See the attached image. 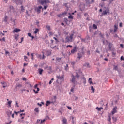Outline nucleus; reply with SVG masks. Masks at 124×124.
<instances>
[{
  "mask_svg": "<svg viewBox=\"0 0 124 124\" xmlns=\"http://www.w3.org/2000/svg\"><path fill=\"white\" fill-rule=\"evenodd\" d=\"M45 4V5L44 6L43 9H45V10H46V9H47V8H48V5H47V3L46 4Z\"/></svg>",
  "mask_w": 124,
  "mask_h": 124,
  "instance_id": "72a5a7b5",
  "label": "nucleus"
},
{
  "mask_svg": "<svg viewBox=\"0 0 124 124\" xmlns=\"http://www.w3.org/2000/svg\"><path fill=\"white\" fill-rule=\"evenodd\" d=\"M73 35H74V34H71L70 36H67L65 38V43H67V42H72L73 41Z\"/></svg>",
  "mask_w": 124,
  "mask_h": 124,
  "instance_id": "f257e3e1",
  "label": "nucleus"
},
{
  "mask_svg": "<svg viewBox=\"0 0 124 124\" xmlns=\"http://www.w3.org/2000/svg\"><path fill=\"white\" fill-rule=\"evenodd\" d=\"M46 29L48 30V31H50L51 30V27L50 26H46Z\"/></svg>",
  "mask_w": 124,
  "mask_h": 124,
  "instance_id": "37998d69",
  "label": "nucleus"
},
{
  "mask_svg": "<svg viewBox=\"0 0 124 124\" xmlns=\"http://www.w3.org/2000/svg\"><path fill=\"white\" fill-rule=\"evenodd\" d=\"M40 89L39 88H37V91L35 90V89H33V92L35 93V94H37V93H38V92H39L40 91Z\"/></svg>",
  "mask_w": 124,
  "mask_h": 124,
  "instance_id": "aec40b11",
  "label": "nucleus"
},
{
  "mask_svg": "<svg viewBox=\"0 0 124 124\" xmlns=\"http://www.w3.org/2000/svg\"><path fill=\"white\" fill-rule=\"evenodd\" d=\"M42 53L43 54V56L41 59H42V60H43L45 58V56L44 55V54H45V53L43 51H42Z\"/></svg>",
  "mask_w": 124,
  "mask_h": 124,
  "instance_id": "a19ab883",
  "label": "nucleus"
},
{
  "mask_svg": "<svg viewBox=\"0 0 124 124\" xmlns=\"http://www.w3.org/2000/svg\"><path fill=\"white\" fill-rule=\"evenodd\" d=\"M96 53H100V51H99V50H98V49H97L96 50Z\"/></svg>",
  "mask_w": 124,
  "mask_h": 124,
  "instance_id": "0e129e2a",
  "label": "nucleus"
},
{
  "mask_svg": "<svg viewBox=\"0 0 124 124\" xmlns=\"http://www.w3.org/2000/svg\"><path fill=\"white\" fill-rule=\"evenodd\" d=\"M7 19H8V17L7 16H5L3 22L5 23H7Z\"/></svg>",
  "mask_w": 124,
  "mask_h": 124,
  "instance_id": "4be33fe9",
  "label": "nucleus"
},
{
  "mask_svg": "<svg viewBox=\"0 0 124 124\" xmlns=\"http://www.w3.org/2000/svg\"><path fill=\"white\" fill-rule=\"evenodd\" d=\"M85 66H87L88 67H90V64H89V63H86L85 64Z\"/></svg>",
  "mask_w": 124,
  "mask_h": 124,
  "instance_id": "5fc2aeb1",
  "label": "nucleus"
},
{
  "mask_svg": "<svg viewBox=\"0 0 124 124\" xmlns=\"http://www.w3.org/2000/svg\"><path fill=\"white\" fill-rule=\"evenodd\" d=\"M77 49H78V46H75L73 49L71 50L72 54H74V53H76V52H77Z\"/></svg>",
  "mask_w": 124,
  "mask_h": 124,
  "instance_id": "0eeeda50",
  "label": "nucleus"
},
{
  "mask_svg": "<svg viewBox=\"0 0 124 124\" xmlns=\"http://www.w3.org/2000/svg\"><path fill=\"white\" fill-rule=\"evenodd\" d=\"M83 55H84L83 52L78 53V59H81V58L83 57Z\"/></svg>",
  "mask_w": 124,
  "mask_h": 124,
  "instance_id": "2eb2a0df",
  "label": "nucleus"
},
{
  "mask_svg": "<svg viewBox=\"0 0 124 124\" xmlns=\"http://www.w3.org/2000/svg\"><path fill=\"white\" fill-rule=\"evenodd\" d=\"M19 36V34H16L14 36L15 39H16V40H18V37Z\"/></svg>",
  "mask_w": 124,
  "mask_h": 124,
  "instance_id": "393cba45",
  "label": "nucleus"
},
{
  "mask_svg": "<svg viewBox=\"0 0 124 124\" xmlns=\"http://www.w3.org/2000/svg\"><path fill=\"white\" fill-rule=\"evenodd\" d=\"M41 9H42V10H43V8H42V6H39L38 7H36L35 8V11H36V12H37L38 14H39V13H40Z\"/></svg>",
  "mask_w": 124,
  "mask_h": 124,
  "instance_id": "39448f33",
  "label": "nucleus"
},
{
  "mask_svg": "<svg viewBox=\"0 0 124 124\" xmlns=\"http://www.w3.org/2000/svg\"><path fill=\"white\" fill-rule=\"evenodd\" d=\"M122 22H120V24H119V27H120V28H122V27H123L122 26Z\"/></svg>",
  "mask_w": 124,
  "mask_h": 124,
  "instance_id": "e2e57ef3",
  "label": "nucleus"
},
{
  "mask_svg": "<svg viewBox=\"0 0 124 124\" xmlns=\"http://www.w3.org/2000/svg\"><path fill=\"white\" fill-rule=\"evenodd\" d=\"M11 0L12 1H14V2L18 4V3H21V0Z\"/></svg>",
  "mask_w": 124,
  "mask_h": 124,
  "instance_id": "f3484780",
  "label": "nucleus"
},
{
  "mask_svg": "<svg viewBox=\"0 0 124 124\" xmlns=\"http://www.w3.org/2000/svg\"><path fill=\"white\" fill-rule=\"evenodd\" d=\"M11 103H12V101H9L7 102V104L8 105V106H9L10 107H11Z\"/></svg>",
  "mask_w": 124,
  "mask_h": 124,
  "instance_id": "7c9ffc66",
  "label": "nucleus"
},
{
  "mask_svg": "<svg viewBox=\"0 0 124 124\" xmlns=\"http://www.w3.org/2000/svg\"><path fill=\"white\" fill-rule=\"evenodd\" d=\"M24 60L26 62H29V58H28V57L24 56Z\"/></svg>",
  "mask_w": 124,
  "mask_h": 124,
  "instance_id": "2f4dec72",
  "label": "nucleus"
},
{
  "mask_svg": "<svg viewBox=\"0 0 124 124\" xmlns=\"http://www.w3.org/2000/svg\"><path fill=\"white\" fill-rule=\"evenodd\" d=\"M57 78L58 79V80H62L63 79L64 77L63 76H57Z\"/></svg>",
  "mask_w": 124,
  "mask_h": 124,
  "instance_id": "6ab92c4d",
  "label": "nucleus"
},
{
  "mask_svg": "<svg viewBox=\"0 0 124 124\" xmlns=\"http://www.w3.org/2000/svg\"><path fill=\"white\" fill-rule=\"evenodd\" d=\"M68 21V20L67 19V18L64 19V22H65V23H67Z\"/></svg>",
  "mask_w": 124,
  "mask_h": 124,
  "instance_id": "09e8293b",
  "label": "nucleus"
},
{
  "mask_svg": "<svg viewBox=\"0 0 124 124\" xmlns=\"http://www.w3.org/2000/svg\"><path fill=\"white\" fill-rule=\"evenodd\" d=\"M44 52L46 53V56H51L52 52L49 50H44Z\"/></svg>",
  "mask_w": 124,
  "mask_h": 124,
  "instance_id": "6e6552de",
  "label": "nucleus"
},
{
  "mask_svg": "<svg viewBox=\"0 0 124 124\" xmlns=\"http://www.w3.org/2000/svg\"><path fill=\"white\" fill-rule=\"evenodd\" d=\"M82 79H83V84H84V85H86V83H87V81H86V78H85V77H83V78H82Z\"/></svg>",
  "mask_w": 124,
  "mask_h": 124,
  "instance_id": "c85d7f7f",
  "label": "nucleus"
},
{
  "mask_svg": "<svg viewBox=\"0 0 124 124\" xmlns=\"http://www.w3.org/2000/svg\"><path fill=\"white\" fill-rule=\"evenodd\" d=\"M81 73L82 72H81V70H78V73H76V77H77V78H79V77H80V74H81Z\"/></svg>",
  "mask_w": 124,
  "mask_h": 124,
  "instance_id": "f8f14e48",
  "label": "nucleus"
},
{
  "mask_svg": "<svg viewBox=\"0 0 124 124\" xmlns=\"http://www.w3.org/2000/svg\"><path fill=\"white\" fill-rule=\"evenodd\" d=\"M96 110H97V111H101L102 109H103V108H102V107L99 108L98 107H97L96 108Z\"/></svg>",
  "mask_w": 124,
  "mask_h": 124,
  "instance_id": "a878e982",
  "label": "nucleus"
},
{
  "mask_svg": "<svg viewBox=\"0 0 124 124\" xmlns=\"http://www.w3.org/2000/svg\"><path fill=\"white\" fill-rule=\"evenodd\" d=\"M34 111L35 112H36V113H38V112H39V109L38 108H35L34 109Z\"/></svg>",
  "mask_w": 124,
  "mask_h": 124,
  "instance_id": "f704fd0d",
  "label": "nucleus"
},
{
  "mask_svg": "<svg viewBox=\"0 0 124 124\" xmlns=\"http://www.w3.org/2000/svg\"><path fill=\"white\" fill-rule=\"evenodd\" d=\"M93 29H94V30H96L97 29V26H96V25L93 24Z\"/></svg>",
  "mask_w": 124,
  "mask_h": 124,
  "instance_id": "4c0bfd02",
  "label": "nucleus"
},
{
  "mask_svg": "<svg viewBox=\"0 0 124 124\" xmlns=\"http://www.w3.org/2000/svg\"><path fill=\"white\" fill-rule=\"evenodd\" d=\"M71 79L70 80L71 83H73L74 85H76V83H77V81H76V78L74 75H72L71 76Z\"/></svg>",
  "mask_w": 124,
  "mask_h": 124,
  "instance_id": "20e7f679",
  "label": "nucleus"
},
{
  "mask_svg": "<svg viewBox=\"0 0 124 124\" xmlns=\"http://www.w3.org/2000/svg\"><path fill=\"white\" fill-rule=\"evenodd\" d=\"M66 48H72V46L68 45L66 46Z\"/></svg>",
  "mask_w": 124,
  "mask_h": 124,
  "instance_id": "a18cd8bd",
  "label": "nucleus"
},
{
  "mask_svg": "<svg viewBox=\"0 0 124 124\" xmlns=\"http://www.w3.org/2000/svg\"><path fill=\"white\" fill-rule=\"evenodd\" d=\"M91 90L93 93H94L95 89L93 88V86H91Z\"/></svg>",
  "mask_w": 124,
  "mask_h": 124,
  "instance_id": "79ce46f5",
  "label": "nucleus"
},
{
  "mask_svg": "<svg viewBox=\"0 0 124 124\" xmlns=\"http://www.w3.org/2000/svg\"><path fill=\"white\" fill-rule=\"evenodd\" d=\"M62 14H60L59 15H57V16L58 17V18H61V17H62Z\"/></svg>",
  "mask_w": 124,
  "mask_h": 124,
  "instance_id": "c03bdc74",
  "label": "nucleus"
},
{
  "mask_svg": "<svg viewBox=\"0 0 124 124\" xmlns=\"http://www.w3.org/2000/svg\"><path fill=\"white\" fill-rule=\"evenodd\" d=\"M53 39H55V40H56V42H58L59 41L58 40V39L56 37H53Z\"/></svg>",
  "mask_w": 124,
  "mask_h": 124,
  "instance_id": "052dcab7",
  "label": "nucleus"
},
{
  "mask_svg": "<svg viewBox=\"0 0 124 124\" xmlns=\"http://www.w3.org/2000/svg\"><path fill=\"white\" fill-rule=\"evenodd\" d=\"M47 118H49V117L46 116L45 119L43 120L41 119H37V122H36L35 124H43L45 121H47Z\"/></svg>",
  "mask_w": 124,
  "mask_h": 124,
  "instance_id": "7ed1b4c3",
  "label": "nucleus"
},
{
  "mask_svg": "<svg viewBox=\"0 0 124 124\" xmlns=\"http://www.w3.org/2000/svg\"><path fill=\"white\" fill-rule=\"evenodd\" d=\"M22 122H23V120H21V119H18V123H22Z\"/></svg>",
  "mask_w": 124,
  "mask_h": 124,
  "instance_id": "13d9d810",
  "label": "nucleus"
},
{
  "mask_svg": "<svg viewBox=\"0 0 124 124\" xmlns=\"http://www.w3.org/2000/svg\"><path fill=\"white\" fill-rule=\"evenodd\" d=\"M21 11L22 12H24V11H25V8H24V6H21Z\"/></svg>",
  "mask_w": 124,
  "mask_h": 124,
  "instance_id": "ea45409f",
  "label": "nucleus"
},
{
  "mask_svg": "<svg viewBox=\"0 0 124 124\" xmlns=\"http://www.w3.org/2000/svg\"><path fill=\"white\" fill-rule=\"evenodd\" d=\"M67 67H68V65L67 64H66V66H65V70H66V71L68 70Z\"/></svg>",
  "mask_w": 124,
  "mask_h": 124,
  "instance_id": "864d4df0",
  "label": "nucleus"
},
{
  "mask_svg": "<svg viewBox=\"0 0 124 124\" xmlns=\"http://www.w3.org/2000/svg\"><path fill=\"white\" fill-rule=\"evenodd\" d=\"M1 84H2V88H6L7 87V83L5 82H1Z\"/></svg>",
  "mask_w": 124,
  "mask_h": 124,
  "instance_id": "9d476101",
  "label": "nucleus"
},
{
  "mask_svg": "<svg viewBox=\"0 0 124 124\" xmlns=\"http://www.w3.org/2000/svg\"><path fill=\"white\" fill-rule=\"evenodd\" d=\"M114 70H118V66L114 65Z\"/></svg>",
  "mask_w": 124,
  "mask_h": 124,
  "instance_id": "58836bf2",
  "label": "nucleus"
},
{
  "mask_svg": "<svg viewBox=\"0 0 124 124\" xmlns=\"http://www.w3.org/2000/svg\"><path fill=\"white\" fill-rule=\"evenodd\" d=\"M67 13V12H64L62 13V16H63V15H66Z\"/></svg>",
  "mask_w": 124,
  "mask_h": 124,
  "instance_id": "de8ad7c7",
  "label": "nucleus"
},
{
  "mask_svg": "<svg viewBox=\"0 0 124 124\" xmlns=\"http://www.w3.org/2000/svg\"><path fill=\"white\" fill-rule=\"evenodd\" d=\"M69 16H68L69 19H73V16L70 15V13H69Z\"/></svg>",
  "mask_w": 124,
  "mask_h": 124,
  "instance_id": "c9c22d12",
  "label": "nucleus"
},
{
  "mask_svg": "<svg viewBox=\"0 0 124 124\" xmlns=\"http://www.w3.org/2000/svg\"><path fill=\"white\" fill-rule=\"evenodd\" d=\"M38 86V84H35V85L34 87V89H37V88H38V87H37Z\"/></svg>",
  "mask_w": 124,
  "mask_h": 124,
  "instance_id": "603ef678",
  "label": "nucleus"
},
{
  "mask_svg": "<svg viewBox=\"0 0 124 124\" xmlns=\"http://www.w3.org/2000/svg\"><path fill=\"white\" fill-rule=\"evenodd\" d=\"M9 8L10 9L11 11H14V8L12 6H10Z\"/></svg>",
  "mask_w": 124,
  "mask_h": 124,
  "instance_id": "c756f323",
  "label": "nucleus"
},
{
  "mask_svg": "<svg viewBox=\"0 0 124 124\" xmlns=\"http://www.w3.org/2000/svg\"><path fill=\"white\" fill-rule=\"evenodd\" d=\"M38 32H39V29H38V28H36L34 33H35V34H36V33H37Z\"/></svg>",
  "mask_w": 124,
  "mask_h": 124,
  "instance_id": "5701e85b",
  "label": "nucleus"
},
{
  "mask_svg": "<svg viewBox=\"0 0 124 124\" xmlns=\"http://www.w3.org/2000/svg\"><path fill=\"white\" fill-rule=\"evenodd\" d=\"M88 82L90 85H92L93 84V81H92V78H90L88 80Z\"/></svg>",
  "mask_w": 124,
  "mask_h": 124,
  "instance_id": "bb28decb",
  "label": "nucleus"
},
{
  "mask_svg": "<svg viewBox=\"0 0 124 124\" xmlns=\"http://www.w3.org/2000/svg\"><path fill=\"white\" fill-rule=\"evenodd\" d=\"M38 72L40 75H42V72H43V69H42L41 68H39Z\"/></svg>",
  "mask_w": 124,
  "mask_h": 124,
  "instance_id": "412c9836",
  "label": "nucleus"
},
{
  "mask_svg": "<svg viewBox=\"0 0 124 124\" xmlns=\"http://www.w3.org/2000/svg\"><path fill=\"white\" fill-rule=\"evenodd\" d=\"M117 107H115L113 108L112 111L111 112V114L112 115H114V114H115V113H117Z\"/></svg>",
  "mask_w": 124,
  "mask_h": 124,
  "instance_id": "9b49d317",
  "label": "nucleus"
},
{
  "mask_svg": "<svg viewBox=\"0 0 124 124\" xmlns=\"http://www.w3.org/2000/svg\"><path fill=\"white\" fill-rule=\"evenodd\" d=\"M77 18H78V19H80V18H81V15H80V14H77Z\"/></svg>",
  "mask_w": 124,
  "mask_h": 124,
  "instance_id": "49530a36",
  "label": "nucleus"
},
{
  "mask_svg": "<svg viewBox=\"0 0 124 124\" xmlns=\"http://www.w3.org/2000/svg\"><path fill=\"white\" fill-rule=\"evenodd\" d=\"M51 104V102L50 101H46V106H49Z\"/></svg>",
  "mask_w": 124,
  "mask_h": 124,
  "instance_id": "473e14b6",
  "label": "nucleus"
},
{
  "mask_svg": "<svg viewBox=\"0 0 124 124\" xmlns=\"http://www.w3.org/2000/svg\"><path fill=\"white\" fill-rule=\"evenodd\" d=\"M36 55L37 58H38V59H42V55H41V54H36Z\"/></svg>",
  "mask_w": 124,
  "mask_h": 124,
  "instance_id": "b1692460",
  "label": "nucleus"
},
{
  "mask_svg": "<svg viewBox=\"0 0 124 124\" xmlns=\"http://www.w3.org/2000/svg\"><path fill=\"white\" fill-rule=\"evenodd\" d=\"M107 13H110V10L108 8H107L106 10L103 11L102 15H106Z\"/></svg>",
  "mask_w": 124,
  "mask_h": 124,
  "instance_id": "423d86ee",
  "label": "nucleus"
},
{
  "mask_svg": "<svg viewBox=\"0 0 124 124\" xmlns=\"http://www.w3.org/2000/svg\"><path fill=\"white\" fill-rule=\"evenodd\" d=\"M112 55L113 57H115L116 56V52H112Z\"/></svg>",
  "mask_w": 124,
  "mask_h": 124,
  "instance_id": "3c124183",
  "label": "nucleus"
},
{
  "mask_svg": "<svg viewBox=\"0 0 124 124\" xmlns=\"http://www.w3.org/2000/svg\"><path fill=\"white\" fill-rule=\"evenodd\" d=\"M67 107L68 109H69V110H71L72 108L71 107L67 106Z\"/></svg>",
  "mask_w": 124,
  "mask_h": 124,
  "instance_id": "69168bd1",
  "label": "nucleus"
},
{
  "mask_svg": "<svg viewBox=\"0 0 124 124\" xmlns=\"http://www.w3.org/2000/svg\"><path fill=\"white\" fill-rule=\"evenodd\" d=\"M100 35L102 38H103V34H102L101 33H100Z\"/></svg>",
  "mask_w": 124,
  "mask_h": 124,
  "instance_id": "338daca9",
  "label": "nucleus"
},
{
  "mask_svg": "<svg viewBox=\"0 0 124 124\" xmlns=\"http://www.w3.org/2000/svg\"><path fill=\"white\" fill-rule=\"evenodd\" d=\"M113 44H112V43H110V42L108 43V47L109 50H112V47H113Z\"/></svg>",
  "mask_w": 124,
  "mask_h": 124,
  "instance_id": "4468645a",
  "label": "nucleus"
},
{
  "mask_svg": "<svg viewBox=\"0 0 124 124\" xmlns=\"http://www.w3.org/2000/svg\"><path fill=\"white\" fill-rule=\"evenodd\" d=\"M24 41V37L21 38V41L19 42V43H22V42Z\"/></svg>",
  "mask_w": 124,
  "mask_h": 124,
  "instance_id": "bf43d9fd",
  "label": "nucleus"
},
{
  "mask_svg": "<svg viewBox=\"0 0 124 124\" xmlns=\"http://www.w3.org/2000/svg\"><path fill=\"white\" fill-rule=\"evenodd\" d=\"M26 115V113H21L20 114V117L23 116V115L25 116Z\"/></svg>",
  "mask_w": 124,
  "mask_h": 124,
  "instance_id": "6e6d98bb",
  "label": "nucleus"
},
{
  "mask_svg": "<svg viewBox=\"0 0 124 124\" xmlns=\"http://www.w3.org/2000/svg\"><path fill=\"white\" fill-rule=\"evenodd\" d=\"M56 60L57 61H61L62 60V58H57Z\"/></svg>",
  "mask_w": 124,
  "mask_h": 124,
  "instance_id": "680f3d73",
  "label": "nucleus"
},
{
  "mask_svg": "<svg viewBox=\"0 0 124 124\" xmlns=\"http://www.w3.org/2000/svg\"><path fill=\"white\" fill-rule=\"evenodd\" d=\"M12 111H10V110H9L7 112V115L9 117L10 116V115H12Z\"/></svg>",
  "mask_w": 124,
  "mask_h": 124,
  "instance_id": "cd10ccee",
  "label": "nucleus"
},
{
  "mask_svg": "<svg viewBox=\"0 0 124 124\" xmlns=\"http://www.w3.org/2000/svg\"><path fill=\"white\" fill-rule=\"evenodd\" d=\"M28 36H29V37H31V36H32L31 33H28Z\"/></svg>",
  "mask_w": 124,
  "mask_h": 124,
  "instance_id": "4d7b16f0",
  "label": "nucleus"
},
{
  "mask_svg": "<svg viewBox=\"0 0 124 124\" xmlns=\"http://www.w3.org/2000/svg\"><path fill=\"white\" fill-rule=\"evenodd\" d=\"M114 32H117L118 31V25L117 24L114 25Z\"/></svg>",
  "mask_w": 124,
  "mask_h": 124,
  "instance_id": "dca6fc26",
  "label": "nucleus"
},
{
  "mask_svg": "<svg viewBox=\"0 0 124 124\" xmlns=\"http://www.w3.org/2000/svg\"><path fill=\"white\" fill-rule=\"evenodd\" d=\"M46 68L47 69V70H49V71H51L52 70V67H46Z\"/></svg>",
  "mask_w": 124,
  "mask_h": 124,
  "instance_id": "e433bc0d",
  "label": "nucleus"
},
{
  "mask_svg": "<svg viewBox=\"0 0 124 124\" xmlns=\"http://www.w3.org/2000/svg\"><path fill=\"white\" fill-rule=\"evenodd\" d=\"M79 7L81 11H83L85 9V4H81Z\"/></svg>",
  "mask_w": 124,
  "mask_h": 124,
  "instance_id": "ddd939ff",
  "label": "nucleus"
},
{
  "mask_svg": "<svg viewBox=\"0 0 124 124\" xmlns=\"http://www.w3.org/2000/svg\"><path fill=\"white\" fill-rule=\"evenodd\" d=\"M38 2L40 3L41 5H44V4H46V3H50V0H37Z\"/></svg>",
  "mask_w": 124,
  "mask_h": 124,
  "instance_id": "f03ea898",
  "label": "nucleus"
},
{
  "mask_svg": "<svg viewBox=\"0 0 124 124\" xmlns=\"http://www.w3.org/2000/svg\"><path fill=\"white\" fill-rule=\"evenodd\" d=\"M63 124H67V119L65 118H63L62 119Z\"/></svg>",
  "mask_w": 124,
  "mask_h": 124,
  "instance_id": "a211bd4d",
  "label": "nucleus"
},
{
  "mask_svg": "<svg viewBox=\"0 0 124 124\" xmlns=\"http://www.w3.org/2000/svg\"><path fill=\"white\" fill-rule=\"evenodd\" d=\"M20 31H21V30L18 28H16L13 31V33H15V32H20Z\"/></svg>",
  "mask_w": 124,
  "mask_h": 124,
  "instance_id": "1a4fd4ad",
  "label": "nucleus"
},
{
  "mask_svg": "<svg viewBox=\"0 0 124 124\" xmlns=\"http://www.w3.org/2000/svg\"><path fill=\"white\" fill-rule=\"evenodd\" d=\"M20 111L16 112V111H14V113L16 114V115H18V114H19Z\"/></svg>",
  "mask_w": 124,
  "mask_h": 124,
  "instance_id": "8fccbe9b",
  "label": "nucleus"
},
{
  "mask_svg": "<svg viewBox=\"0 0 124 124\" xmlns=\"http://www.w3.org/2000/svg\"><path fill=\"white\" fill-rule=\"evenodd\" d=\"M2 41L5 42V38L3 37L2 38Z\"/></svg>",
  "mask_w": 124,
  "mask_h": 124,
  "instance_id": "774afa93",
  "label": "nucleus"
}]
</instances>
